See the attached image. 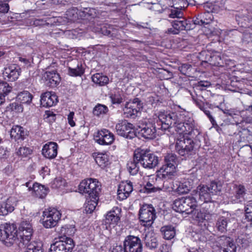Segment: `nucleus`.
I'll return each mask as SVG.
<instances>
[{
  "instance_id": "nucleus-1",
  "label": "nucleus",
  "mask_w": 252,
  "mask_h": 252,
  "mask_svg": "<svg viewBox=\"0 0 252 252\" xmlns=\"http://www.w3.org/2000/svg\"><path fill=\"white\" fill-rule=\"evenodd\" d=\"M172 127L179 133L192 137L200 133L191 114L183 110L174 112H159L140 127L139 134L145 139H153L156 137L157 129L166 130Z\"/></svg>"
},
{
  "instance_id": "nucleus-2",
  "label": "nucleus",
  "mask_w": 252,
  "mask_h": 252,
  "mask_svg": "<svg viewBox=\"0 0 252 252\" xmlns=\"http://www.w3.org/2000/svg\"><path fill=\"white\" fill-rule=\"evenodd\" d=\"M210 86L209 82L200 81L198 82L197 85L194 88L193 92H190V94L193 101L195 105L207 115L209 119L212 124L215 126L217 125L216 121L211 114L210 112L208 110L207 107H209L211 105L206 100V98L203 95V94H199L198 91L200 88H207Z\"/></svg>"
},
{
  "instance_id": "nucleus-3",
  "label": "nucleus",
  "mask_w": 252,
  "mask_h": 252,
  "mask_svg": "<svg viewBox=\"0 0 252 252\" xmlns=\"http://www.w3.org/2000/svg\"><path fill=\"white\" fill-rule=\"evenodd\" d=\"M178 164V158L175 154H167L164 158V164L158 171L160 178L167 180L175 175L176 168Z\"/></svg>"
},
{
  "instance_id": "nucleus-4",
  "label": "nucleus",
  "mask_w": 252,
  "mask_h": 252,
  "mask_svg": "<svg viewBox=\"0 0 252 252\" xmlns=\"http://www.w3.org/2000/svg\"><path fill=\"white\" fill-rule=\"evenodd\" d=\"M0 241L8 247L15 243L18 245L19 237L15 224L5 223L0 225Z\"/></svg>"
},
{
  "instance_id": "nucleus-5",
  "label": "nucleus",
  "mask_w": 252,
  "mask_h": 252,
  "mask_svg": "<svg viewBox=\"0 0 252 252\" xmlns=\"http://www.w3.org/2000/svg\"><path fill=\"white\" fill-rule=\"evenodd\" d=\"M135 158L140 161L144 168L153 169L158 164V158L147 150L137 149L135 150Z\"/></svg>"
},
{
  "instance_id": "nucleus-6",
  "label": "nucleus",
  "mask_w": 252,
  "mask_h": 252,
  "mask_svg": "<svg viewBox=\"0 0 252 252\" xmlns=\"http://www.w3.org/2000/svg\"><path fill=\"white\" fill-rule=\"evenodd\" d=\"M172 207L177 212L189 214L192 213L197 207V204L193 197H182L174 201Z\"/></svg>"
},
{
  "instance_id": "nucleus-7",
  "label": "nucleus",
  "mask_w": 252,
  "mask_h": 252,
  "mask_svg": "<svg viewBox=\"0 0 252 252\" xmlns=\"http://www.w3.org/2000/svg\"><path fill=\"white\" fill-rule=\"evenodd\" d=\"M175 149L179 155L187 158L194 153L195 143L192 139L184 136L176 140Z\"/></svg>"
},
{
  "instance_id": "nucleus-8",
  "label": "nucleus",
  "mask_w": 252,
  "mask_h": 252,
  "mask_svg": "<svg viewBox=\"0 0 252 252\" xmlns=\"http://www.w3.org/2000/svg\"><path fill=\"white\" fill-rule=\"evenodd\" d=\"M79 190L81 193L88 194L90 197L95 198L100 190V184L96 179H87L80 183Z\"/></svg>"
},
{
  "instance_id": "nucleus-9",
  "label": "nucleus",
  "mask_w": 252,
  "mask_h": 252,
  "mask_svg": "<svg viewBox=\"0 0 252 252\" xmlns=\"http://www.w3.org/2000/svg\"><path fill=\"white\" fill-rule=\"evenodd\" d=\"M156 218V210L152 205L144 204L139 211V219L143 226L149 227Z\"/></svg>"
},
{
  "instance_id": "nucleus-10",
  "label": "nucleus",
  "mask_w": 252,
  "mask_h": 252,
  "mask_svg": "<svg viewBox=\"0 0 252 252\" xmlns=\"http://www.w3.org/2000/svg\"><path fill=\"white\" fill-rule=\"evenodd\" d=\"M61 217L59 211L54 208H50L43 211L41 221L45 228H52L57 225Z\"/></svg>"
},
{
  "instance_id": "nucleus-11",
  "label": "nucleus",
  "mask_w": 252,
  "mask_h": 252,
  "mask_svg": "<svg viewBox=\"0 0 252 252\" xmlns=\"http://www.w3.org/2000/svg\"><path fill=\"white\" fill-rule=\"evenodd\" d=\"M33 233V229L32 224L28 221H22L19 227V232L17 234L19 236L18 245L19 247H23L26 243L31 242V237Z\"/></svg>"
},
{
  "instance_id": "nucleus-12",
  "label": "nucleus",
  "mask_w": 252,
  "mask_h": 252,
  "mask_svg": "<svg viewBox=\"0 0 252 252\" xmlns=\"http://www.w3.org/2000/svg\"><path fill=\"white\" fill-rule=\"evenodd\" d=\"M74 246L71 238H61L51 245L49 252H72Z\"/></svg>"
},
{
  "instance_id": "nucleus-13",
  "label": "nucleus",
  "mask_w": 252,
  "mask_h": 252,
  "mask_svg": "<svg viewBox=\"0 0 252 252\" xmlns=\"http://www.w3.org/2000/svg\"><path fill=\"white\" fill-rule=\"evenodd\" d=\"M124 252H142L143 245L141 239L133 235L127 236L123 243Z\"/></svg>"
},
{
  "instance_id": "nucleus-14",
  "label": "nucleus",
  "mask_w": 252,
  "mask_h": 252,
  "mask_svg": "<svg viewBox=\"0 0 252 252\" xmlns=\"http://www.w3.org/2000/svg\"><path fill=\"white\" fill-rule=\"evenodd\" d=\"M171 24L172 28L167 30L168 34H177L181 31H189L194 28L193 25L183 17L172 21Z\"/></svg>"
},
{
  "instance_id": "nucleus-15",
  "label": "nucleus",
  "mask_w": 252,
  "mask_h": 252,
  "mask_svg": "<svg viewBox=\"0 0 252 252\" xmlns=\"http://www.w3.org/2000/svg\"><path fill=\"white\" fill-rule=\"evenodd\" d=\"M117 134L127 139H131L136 136L133 125L127 121H122L116 126Z\"/></svg>"
},
{
  "instance_id": "nucleus-16",
  "label": "nucleus",
  "mask_w": 252,
  "mask_h": 252,
  "mask_svg": "<svg viewBox=\"0 0 252 252\" xmlns=\"http://www.w3.org/2000/svg\"><path fill=\"white\" fill-rule=\"evenodd\" d=\"M94 140L99 145H109L113 143L115 136L108 129H103L97 132L95 136Z\"/></svg>"
},
{
  "instance_id": "nucleus-17",
  "label": "nucleus",
  "mask_w": 252,
  "mask_h": 252,
  "mask_svg": "<svg viewBox=\"0 0 252 252\" xmlns=\"http://www.w3.org/2000/svg\"><path fill=\"white\" fill-rule=\"evenodd\" d=\"M121 210L118 207H114L106 215L104 223L109 227L116 226L120 220V214Z\"/></svg>"
},
{
  "instance_id": "nucleus-18",
  "label": "nucleus",
  "mask_w": 252,
  "mask_h": 252,
  "mask_svg": "<svg viewBox=\"0 0 252 252\" xmlns=\"http://www.w3.org/2000/svg\"><path fill=\"white\" fill-rule=\"evenodd\" d=\"M133 191V185L130 181L121 182L117 190L118 198L120 200L127 198Z\"/></svg>"
},
{
  "instance_id": "nucleus-19",
  "label": "nucleus",
  "mask_w": 252,
  "mask_h": 252,
  "mask_svg": "<svg viewBox=\"0 0 252 252\" xmlns=\"http://www.w3.org/2000/svg\"><path fill=\"white\" fill-rule=\"evenodd\" d=\"M58 144L54 142H49L45 144L42 149V154L46 158H55L58 154Z\"/></svg>"
},
{
  "instance_id": "nucleus-20",
  "label": "nucleus",
  "mask_w": 252,
  "mask_h": 252,
  "mask_svg": "<svg viewBox=\"0 0 252 252\" xmlns=\"http://www.w3.org/2000/svg\"><path fill=\"white\" fill-rule=\"evenodd\" d=\"M21 72L20 66L13 64L4 68L3 74L4 78L7 77L9 81H14L18 78Z\"/></svg>"
},
{
  "instance_id": "nucleus-21",
  "label": "nucleus",
  "mask_w": 252,
  "mask_h": 252,
  "mask_svg": "<svg viewBox=\"0 0 252 252\" xmlns=\"http://www.w3.org/2000/svg\"><path fill=\"white\" fill-rule=\"evenodd\" d=\"M57 102L58 97L55 93L47 92L41 95L40 102L43 107H52L55 105Z\"/></svg>"
},
{
  "instance_id": "nucleus-22",
  "label": "nucleus",
  "mask_w": 252,
  "mask_h": 252,
  "mask_svg": "<svg viewBox=\"0 0 252 252\" xmlns=\"http://www.w3.org/2000/svg\"><path fill=\"white\" fill-rule=\"evenodd\" d=\"M44 76L46 85L50 87H56L60 82V75L55 70L46 71Z\"/></svg>"
},
{
  "instance_id": "nucleus-23",
  "label": "nucleus",
  "mask_w": 252,
  "mask_h": 252,
  "mask_svg": "<svg viewBox=\"0 0 252 252\" xmlns=\"http://www.w3.org/2000/svg\"><path fill=\"white\" fill-rule=\"evenodd\" d=\"M197 193L199 199L206 203L205 208L207 207V203L212 202V194L207 186L199 185L197 187Z\"/></svg>"
},
{
  "instance_id": "nucleus-24",
  "label": "nucleus",
  "mask_w": 252,
  "mask_h": 252,
  "mask_svg": "<svg viewBox=\"0 0 252 252\" xmlns=\"http://www.w3.org/2000/svg\"><path fill=\"white\" fill-rule=\"evenodd\" d=\"M219 241L222 243L224 248L223 252H236V246L232 240L228 237L222 236L220 237Z\"/></svg>"
},
{
  "instance_id": "nucleus-25",
  "label": "nucleus",
  "mask_w": 252,
  "mask_h": 252,
  "mask_svg": "<svg viewBox=\"0 0 252 252\" xmlns=\"http://www.w3.org/2000/svg\"><path fill=\"white\" fill-rule=\"evenodd\" d=\"M10 134L11 137L13 138L15 140H23L27 134V132L23 127L16 125L13 126L10 131Z\"/></svg>"
},
{
  "instance_id": "nucleus-26",
  "label": "nucleus",
  "mask_w": 252,
  "mask_h": 252,
  "mask_svg": "<svg viewBox=\"0 0 252 252\" xmlns=\"http://www.w3.org/2000/svg\"><path fill=\"white\" fill-rule=\"evenodd\" d=\"M144 243L147 248L150 250L156 249L158 246V241L155 234L148 232L144 237Z\"/></svg>"
},
{
  "instance_id": "nucleus-27",
  "label": "nucleus",
  "mask_w": 252,
  "mask_h": 252,
  "mask_svg": "<svg viewBox=\"0 0 252 252\" xmlns=\"http://www.w3.org/2000/svg\"><path fill=\"white\" fill-rule=\"evenodd\" d=\"M135 151L133 155L132 160L128 161L126 164V168L128 172L132 175H136L139 171L140 161L135 158Z\"/></svg>"
},
{
  "instance_id": "nucleus-28",
  "label": "nucleus",
  "mask_w": 252,
  "mask_h": 252,
  "mask_svg": "<svg viewBox=\"0 0 252 252\" xmlns=\"http://www.w3.org/2000/svg\"><path fill=\"white\" fill-rule=\"evenodd\" d=\"M32 189L34 193V195L40 198L45 197L49 190L48 188L36 183L32 185Z\"/></svg>"
},
{
  "instance_id": "nucleus-29",
  "label": "nucleus",
  "mask_w": 252,
  "mask_h": 252,
  "mask_svg": "<svg viewBox=\"0 0 252 252\" xmlns=\"http://www.w3.org/2000/svg\"><path fill=\"white\" fill-rule=\"evenodd\" d=\"M194 217L198 222H203L204 220H209L212 217H215V214H211L209 211L204 212V211L196 209L193 212Z\"/></svg>"
},
{
  "instance_id": "nucleus-30",
  "label": "nucleus",
  "mask_w": 252,
  "mask_h": 252,
  "mask_svg": "<svg viewBox=\"0 0 252 252\" xmlns=\"http://www.w3.org/2000/svg\"><path fill=\"white\" fill-rule=\"evenodd\" d=\"M94 157L96 163L102 168L109 164V157L105 153H94Z\"/></svg>"
},
{
  "instance_id": "nucleus-31",
  "label": "nucleus",
  "mask_w": 252,
  "mask_h": 252,
  "mask_svg": "<svg viewBox=\"0 0 252 252\" xmlns=\"http://www.w3.org/2000/svg\"><path fill=\"white\" fill-rule=\"evenodd\" d=\"M20 248L25 249V252H43L40 244L35 241L26 243V244L23 245V247Z\"/></svg>"
},
{
  "instance_id": "nucleus-32",
  "label": "nucleus",
  "mask_w": 252,
  "mask_h": 252,
  "mask_svg": "<svg viewBox=\"0 0 252 252\" xmlns=\"http://www.w3.org/2000/svg\"><path fill=\"white\" fill-rule=\"evenodd\" d=\"M160 231L164 239L170 240L174 237L176 234L175 227L172 225H165L162 226Z\"/></svg>"
},
{
  "instance_id": "nucleus-33",
  "label": "nucleus",
  "mask_w": 252,
  "mask_h": 252,
  "mask_svg": "<svg viewBox=\"0 0 252 252\" xmlns=\"http://www.w3.org/2000/svg\"><path fill=\"white\" fill-rule=\"evenodd\" d=\"M92 81L99 86H102L107 84L109 82V78L102 73H95L92 76Z\"/></svg>"
},
{
  "instance_id": "nucleus-34",
  "label": "nucleus",
  "mask_w": 252,
  "mask_h": 252,
  "mask_svg": "<svg viewBox=\"0 0 252 252\" xmlns=\"http://www.w3.org/2000/svg\"><path fill=\"white\" fill-rule=\"evenodd\" d=\"M14 206L12 204V201L10 198L3 202L0 207V215L5 216L9 213L12 212L14 210Z\"/></svg>"
},
{
  "instance_id": "nucleus-35",
  "label": "nucleus",
  "mask_w": 252,
  "mask_h": 252,
  "mask_svg": "<svg viewBox=\"0 0 252 252\" xmlns=\"http://www.w3.org/2000/svg\"><path fill=\"white\" fill-rule=\"evenodd\" d=\"M98 196H95V198L94 197H90L91 199L88 200L87 202L85 203V211L86 213L91 214L94 210L97 205V201L98 199Z\"/></svg>"
},
{
  "instance_id": "nucleus-36",
  "label": "nucleus",
  "mask_w": 252,
  "mask_h": 252,
  "mask_svg": "<svg viewBox=\"0 0 252 252\" xmlns=\"http://www.w3.org/2000/svg\"><path fill=\"white\" fill-rule=\"evenodd\" d=\"M228 220L224 217H220L216 222V227L218 231L224 233L227 231Z\"/></svg>"
},
{
  "instance_id": "nucleus-37",
  "label": "nucleus",
  "mask_w": 252,
  "mask_h": 252,
  "mask_svg": "<svg viewBox=\"0 0 252 252\" xmlns=\"http://www.w3.org/2000/svg\"><path fill=\"white\" fill-rule=\"evenodd\" d=\"M56 18H47L45 19H34L33 21V25L35 26H41L44 25H52L54 23H56Z\"/></svg>"
},
{
  "instance_id": "nucleus-38",
  "label": "nucleus",
  "mask_w": 252,
  "mask_h": 252,
  "mask_svg": "<svg viewBox=\"0 0 252 252\" xmlns=\"http://www.w3.org/2000/svg\"><path fill=\"white\" fill-rule=\"evenodd\" d=\"M17 99L21 103L30 104L32 102V95L28 91H23L18 94Z\"/></svg>"
},
{
  "instance_id": "nucleus-39",
  "label": "nucleus",
  "mask_w": 252,
  "mask_h": 252,
  "mask_svg": "<svg viewBox=\"0 0 252 252\" xmlns=\"http://www.w3.org/2000/svg\"><path fill=\"white\" fill-rule=\"evenodd\" d=\"M126 103L133 109V110H135V113L138 114L143 108V103L138 98H135Z\"/></svg>"
},
{
  "instance_id": "nucleus-40",
  "label": "nucleus",
  "mask_w": 252,
  "mask_h": 252,
  "mask_svg": "<svg viewBox=\"0 0 252 252\" xmlns=\"http://www.w3.org/2000/svg\"><path fill=\"white\" fill-rule=\"evenodd\" d=\"M12 87L6 82H0V95L5 101V97L12 91Z\"/></svg>"
},
{
  "instance_id": "nucleus-41",
  "label": "nucleus",
  "mask_w": 252,
  "mask_h": 252,
  "mask_svg": "<svg viewBox=\"0 0 252 252\" xmlns=\"http://www.w3.org/2000/svg\"><path fill=\"white\" fill-rule=\"evenodd\" d=\"M176 186L177 188L175 190L180 194L187 193L191 189L189 185L187 184L185 181L183 182L179 183Z\"/></svg>"
},
{
  "instance_id": "nucleus-42",
  "label": "nucleus",
  "mask_w": 252,
  "mask_h": 252,
  "mask_svg": "<svg viewBox=\"0 0 252 252\" xmlns=\"http://www.w3.org/2000/svg\"><path fill=\"white\" fill-rule=\"evenodd\" d=\"M68 74L71 76H80L84 72L83 68L82 67L81 64H77V67L72 68L68 67Z\"/></svg>"
},
{
  "instance_id": "nucleus-43",
  "label": "nucleus",
  "mask_w": 252,
  "mask_h": 252,
  "mask_svg": "<svg viewBox=\"0 0 252 252\" xmlns=\"http://www.w3.org/2000/svg\"><path fill=\"white\" fill-rule=\"evenodd\" d=\"M108 111V107L103 104H97L93 109V114L94 115L99 117L100 115H104Z\"/></svg>"
},
{
  "instance_id": "nucleus-44",
  "label": "nucleus",
  "mask_w": 252,
  "mask_h": 252,
  "mask_svg": "<svg viewBox=\"0 0 252 252\" xmlns=\"http://www.w3.org/2000/svg\"><path fill=\"white\" fill-rule=\"evenodd\" d=\"M81 12V16L86 19L94 18L97 15L96 9L93 8H86Z\"/></svg>"
},
{
  "instance_id": "nucleus-45",
  "label": "nucleus",
  "mask_w": 252,
  "mask_h": 252,
  "mask_svg": "<svg viewBox=\"0 0 252 252\" xmlns=\"http://www.w3.org/2000/svg\"><path fill=\"white\" fill-rule=\"evenodd\" d=\"M210 63L215 66H223V62L220 55L214 54L211 56L208 60Z\"/></svg>"
},
{
  "instance_id": "nucleus-46",
  "label": "nucleus",
  "mask_w": 252,
  "mask_h": 252,
  "mask_svg": "<svg viewBox=\"0 0 252 252\" xmlns=\"http://www.w3.org/2000/svg\"><path fill=\"white\" fill-rule=\"evenodd\" d=\"M207 187L209 189L212 195L217 194L221 189V186L220 185H218L215 181L211 182L210 184L207 186Z\"/></svg>"
},
{
  "instance_id": "nucleus-47",
  "label": "nucleus",
  "mask_w": 252,
  "mask_h": 252,
  "mask_svg": "<svg viewBox=\"0 0 252 252\" xmlns=\"http://www.w3.org/2000/svg\"><path fill=\"white\" fill-rule=\"evenodd\" d=\"M236 197L238 200L237 202H242L245 194V188L244 186L240 185L236 186Z\"/></svg>"
},
{
  "instance_id": "nucleus-48",
  "label": "nucleus",
  "mask_w": 252,
  "mask_h": 252,
  "mask_svg": "<svg viewBox=\"0 0 252 252\" xmlns=\"http://www.w3.org/2000/svg\"><path fill=\"white\" fill-rule=\"evenodd\" d=\"M61 231L65 235L72 236L75 233L76 229L74 225L66 224L62 227Z\"/></svg>"
},
{
  "instance_id": "nucleus-49",
  "label": "nucleus",
  "mask_w": 252,
  "mask_h": 252,
  "mask_svg": "<svg viewBox=\"0 0 252 252\" xmlns=\"http://www.w3.org/2000/svg\"><path fill=\"white\" fill-rule=\"evenodd\" d=\"M124 114L125 117L135 118L138 115L137 113H135V110L132 109L126 103L123 109Z\"/></svg>"
},
{
  "instance_id": "nucleus-50",
  "label": "nucleus",
  "mask_w": 252,
  "mask_h": 252,
  "mask_svg": "<svg viewBox=\"0 0 252 252\" xmlns=\"http://www.w3.org/2000/svg\"><path fill=\"white\" fill-rule=\"evenodd\" d=\"M200 17L202 19L203 25L209 24L213 19V15L209 10L203 13H200Z\"/></svg>"
},
{
  "instance_id": "nucleus-51",
  "label": "nucleus",
  "mask_w": 252,
  "mask_h": 252,
  "mask_svg": "<svg viewBox=\"0 0 252 252\" xmlns=\"http://www.w3.org/2000/svg\"><path fill=\"white\" fill-rule=\"evenodd\" d=\"M185 181L187 184L189 185L190 189H191L198 184L199 179L195 174H193L190 175Z\"/></svg>"
},
{
  "instance_id": "nucleus-52",
  "label": "nucleus",
  "mask_w": 252,
  "mask_h": 252,
  "mask_svg": "<svg viewBox=\"0 0 252 252\" xmlns=\"http://www.w3.org/2000/svg\"><path fill=\"white\" fill-rule=\"evenodd\" d=\"M191 69V65L188 63L182 64L178 67V70L181 73L186 76H189Z\"/></svg>"
},
{
  "instance_id": "nucleus-53",
  "label": "nucleus",
  "mask_w": 252,
  "mask_h": 252,
  "mask_svg": "<svg viewBox=\"0 0 252 252\" xmlns=\"http://www.w3.org/2000/svg\"><path fill=\"white\" fill-rule=\"evenodd\" d=\"M7 109L12 111H15L16 112H21L23 110V108L21 104L18 102H13L9 104V106H7Z\"/></svg>"
},
{
  "instance_id": "nucleus-54",
  "label": "nucleus",
  "mask_w": 252,
  "mask_h": 252,
  "mask_svg": "<svg viewBox=\"0 0 252 252\" xmlns=\"http://www.w3.org/2000/svg\"><path fill=\"white\" fill-rule=\"evenodd\" d=\"M183 13L180 9L177 7H174L170 10V13L169 14V17L172 18H181L183 17Z\"/></svg>"
},
{
  "instance_id": "nucleus-55",
  "label": "nucleus",
  "mask_w": 252,
  "mask_h": 252,
  "mask_svg": "<svg viewBox=\"0 0 252 252\" xmlns=\"http://www.w3.org/2000/svg\"><path fill=\"white\" fill-rule=\"evenodd\" d=\"M112 103L114 104H119L123 101V97L119 92L115 93L110 96Z\"/></svg>"
},
{
  "instance_id": "nucleus-56",
  "label": "nucleus",
  "mask_w": 252,
  "mask_h": 252,
  "mask_svg": "<svg viewBox=\"0 0 252 252\" xmlns=\"http://www.w3.org/2000/svg\"><path fill=\"white\" fill-rule=\"evenodd\" d=\"M32 153V150L27 147H20L16 152V154L18 156L22 157H27V156L31 155Z\"/></svg>"
},
{
  "instance_id": "nucleus-57",
  "label": "nucleus",
  "mask_w": 252,
  "mask_h": 252,
  "mask_svg": "<svg viewBox=\"0 0 252 252\" xmlns=\"http://www.w3.org/2000/svg\"><path fill=\"white\" fill-rule=\"evenodd\" d=\"M65 183V181L62 177H57L54 179L53 182V188H60L62 187H64Z\"/></svg>"
},
{
  "instance_id": "nucleus-58",
  "label": "nucleus",
  "mask_w": 252,
  "mask_h": 252,
  "mask_svg": "<svg viewBox=\"0 0 252 252\" xmlns=\"http://www.w3.org/2000/svg\"><path fill=\"white\" fill-rule=\"evenodd\" d=\"M172 1L174 5L177 6L176 7L181 10L182 8L187 7L189 5L187 0H173Z\"/></svg>"
},
{
  "instance_id": "nucleus-59",
  "label": "nucleus",
  "mask_w": 252,
  "mask_h": 252,
  "mask_svg": "<svg viewBox=\"0 0 252 252\" xmlns=\"http://www.w3.org/2000/svg\"><path fill=\"white\" fill-rule=\"evenodd\" d=\"M145 189L148 192H155L161 190V188L158 187H155L153 184L150 182H148L146 186Z\"/></svg>"
},
{
  "instance_id": "nucleus-60",
  "label": "nucleus",
  "mask_w": 252,
  "mask_h": 252,
  "mask_svg": "<svg viewBox=\"0 0 252 252\" xmlns=\"http://www.w3.org/2000/svg\"><path fill=\"white\" fill-rule=\"evenodd\" d=\"M77 9L72 8L69 9L66 11V15L68 18L71 20H74L76 17L77 15Z\"/></svg>"
},
{
  "instance_id": "nucleus-61",
  "label": "nucleus",
  "mask_w": 252,
  "mask_h": 252,
  "mask_svg": "<svg viewBox=\"0 0 252 252\" xmlns=\"http://www.w3.org/2000/svg\"><path fill=\"white\" fill-rule=\"evenodd\" d=\"M9 9V6L8 3H4L2 1H0V13H7Z\"/></svg>"
},
{
  "instance_id": "nucleus-62",
  "label": "nucleus",
  "mask_w": 252,
  "mask_h": 252,
  "mask_svg": "<svg viewBox=\"0 0 252 252\" xmlns=\"http://www.w3.org/2000/svg\"><path fill=\"white\" fill-rule=\"evenodd\" d=\"M8 151L6 148L1 147H0V159H5L8 157Z\"/></svg>"
},
{
  "instance_id": "nucleus-63",
  "label": "nucleus",
  "mask_w": 252,
  "mask_h": 252,
  "mask_svg": "<svg viewBox=\"0 0 252 252\" xmlns=\"http://www.w3.org/2000/svg\"><path fill=\"white\" fill-rule=\"evenodd\" d=\"M74 116V113L73 112H70L67 116L68 122L71 126H74L75 125V123L73 121Z\"/></svg>"
},
{
  "instance_id": "nucleus-64",
  "label": "nucleus",
  "mask_w": 252,
  "mask_h": 252,
  "mask_svg": "<svg viewBox=\"0 0 252 252\" xmlns=\"http://www.w3.org/2000/svg\"><path fill=\"white\" fill-rule=\"evenodd\" d=\"M245 219L247 220L248 221H250V224H252V215H251V211L250 210L249 208H245Z\"/></svg>"
}]
</instances>
